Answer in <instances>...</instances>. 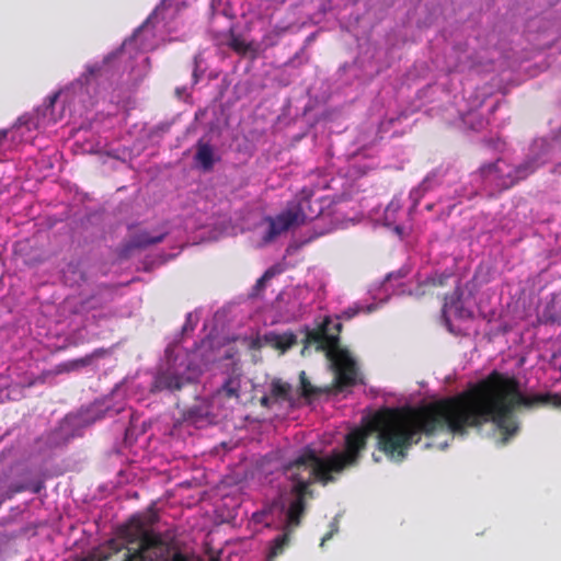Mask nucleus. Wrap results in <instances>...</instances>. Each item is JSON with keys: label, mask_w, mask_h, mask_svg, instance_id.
<instances>
[{"label": "nucleus", "mask_w": 561, "mask_h": 561, "mask_svg": "<svg viewBox=\"0 0 561 561\" xmlns=\"http://www.w3.org/2000/svg\"><path fill=\"white\" fill-rule=\"evenodd\" d=\"M493 423L483 379L456 396L439 399L419 408H385L377 411L365 428H355L345 436L343 450L333 449L320 457L312 448L284 468L293 485L300 481L307 488L314 482L325 486L337 480L346 469L358 465L370 433H377V448L390 460L403 461L410 448L439 433L463 435L468 427Z\"/></svg>", "instance_id": "1"}, {"label": "nucleus", "mask_w": 561, "mask_h": 561, "mask_svg": "<svg viewBox=\"0 0 561 561\" xmlns=\"http://www.w3.org/2000/svg\"><path fill=\"white\" fill-rule=\"evenodd\" d=\"M157 520L152 516L148 523L141 517H131L118 529L117 536L100 545L103 561H190L172 546L160 533L149 526ZM210 561H219L211 559Z\"/></svg>", "instance_id": "2"}, {"label": "nucleus", "mask_w": 561, "mask_h": 561, "mask_svg": "<svg viewBox=\"0 0 561 561\" xmlns=\"http://www.w3.org/2000/svg\"><path fill=\"white\" fill-rule=\"evenodd\" d=\"M342 323H333L332 319L327 316L316 328L305 330L304 345L305 347L316 346L317 351L325 353L327 358L331 362L334 373V379L331 386L321 388L314 387L309 381L306 371H300L299 381L301 396L310 399L321 393L342 392L347 388H352L360 382L359 371L355 359L346 348L340 343V334L342 332Z\"/></svg>", "instance_id": "3"}, {"label": "nucleus", "mask_w": 561, "mask_h": 561, "mask_svg": "<svg viewBox=\"0 0 561 561\" xmlns=\"http://www.w3.org/2000/svg\"><path fill=\"white\" fill-rule=\"evenodd\" d=\"M493 424L504 435V440L518 432V422L514 415L520 407L533 409L538 405L561 408V394L537 393L526 396L520 390L519 381L514 376L492 370L483 378Z\"/></svg>", "instance_id": "4"}, {"label": "nucleus", "mask_w": 561, "mask_h": 561, "mask_svg": "<svg viewBox=\"0 0 561 561\" xmlns=\"http://www.w3.org/2000/svg\"><path fill=\"white\" fill-rule=\"evenodd\" d=\"M312 196L313 191L304 187L287 205L284 211L278 214L275 218H268V230L263 237V240L271 242L290 228L305 225L307 221L316 219L320 215L321 208L313 207L311 202Z\"/></svg>", "instance_id": "5"}, {"label": "nucleus", "mask_w": 561, "mask_h": 561, "mask_svg": "<svg viewBox=\"0 0 561 561\" xmlns=\"http://www.w3.org/2000/svg\"><path fill=\"white\" fill-rule=\"evenodd\" d=\"M290 494L294 496V499L288 505L286 512V523L284 527L294 531L295 528L301 524V519L307 510L306 500L307 497L313 496V491L310 488H307V483L305 481H300L299 484L291 486Z\"/></svg>", "instance_id": "6"}, {"label": "nucleus", "mask_w": 561, "mask_h": 561, "mask_svg": "<svg viewBox=\"0 0 561 561\" xmlns=\"http://www.w3.org/2000/svg\"><path fill=\"white\" fill-rule=\"evenodd\" d=\"M210 414L209 403L206 400L198 399L191 407L183 410L182 420L187 424L202 427L209 422Z\"/></svg>", "instance_id": "7"}, {"label": "nucleus", "mask_w": 561, "mask_h": 561, "mask_svg": "<svg viewBox=\"0 0 561 561\" xmlns=\"http://www.w3.org/2000/svg\"><path fill=\"white\" fill-rule=\"evenodd\" d=\"M187 379H185L183 376L167 370L158 374L153 381V389L157 391H178L181 390L184 385L186 383Z\"/></svg>", "instance_id": "8"}, {"label": "nucleus", "mask_w": 561, "mask_h": 561, "mask_svg": "<svg viewBox=\"0 0 561 561\" xmlns=\"http://www.w3.org/2000/svg\"><path fill=\"white\" fill-rule=\"evenodd\" d=\"M264 342L284 353L297 344V336L293 332H284L282 334L268 332L264 335Z\"/></svg>", "instance_id": "9"}, {"label": "nucleus", "mask_w": 561, "mask_h": 561, "mask_svg": "<svg viewBox=\"0 0 561 561\" xmlns=\"http://www.w3.org/2000/svg\"><path fill=\"white\" fill-rule=\"evenodd\" d=\"M164 238L165 233L151 237L147 231H140L129 239V241L126 243V250L129 251L134 249H146L150 245L162 242Z\"/></svg>", "instance_id": "10"}, {"label": "nucleus", "mask_w": 561, "mask_h": 561, "mask_svg": "<svg viewBox=\"0 0 561 561\" xmlns=\"http://www.w3.org/2000/svg\"><path fill=\"white\" fill-rule=\"evenodd\" d=\"M450 276L451 275L449 273H440L427 277L424 282L419 284L416 288V295H433L434 289L446 286L447 280L449 279Z\"/></svg>", "instance_id": "11"}, {"label": "nucleus", "mask_w": 561, "mask_h": 561, "mask_svg": "<svg viewBox=\"0 0 561 561\" xmlns=\"http://www.w3.org/2000/svg\"><path fill=\"white\" fill-rule=\"evenodd\" d=\"M195 160L201 164L203 170L209 171L214 167V151L209 144L199 140L197 142V151Z\"/></svg>", "instance_id": "12"}, {"label": "nucleus", "mask_w": 561, "mask_h": 561, "mask_svg": "<svg viewBox=\"0 0 561 561\" xmlns=\"http://www.w3.org/2000/svg\"><path fill=\"white\" fill-rule=\"evenodd\" d=\"M291 533V530H288L286 527H284L283 534L274 538L270 546V552L267 556L268 561H272L274 558L280 556L285 551L286 547H288L290 542Z\"/></svg>", "instance_id": "13"}, {"label": "nucleus", "mask_w": 561, "mask_h": 561, "mask_svg": "<svg viewBox=\"0 0 561 561\" xmlns=\"http://www.w3.org/2000/svg\"><path fill=\"white\" fill-rule=\"evenodd\" d=\"M92 359H93V355H87L81 358L60 363L55 367L54 374L59 375V374H64V373H70L73 370H78L79 368L90 365Z\"/></svg>", "instance_id": "14"}, {"label": "nucleus", "mask_w": 561, "mask_h": 561, "mask_svg": "<svg viewBox=\"0 0 561 561\" xmlns=\"http://www.w3.org/2000/svg\"><path fill=\"white\" fill-rule=\"evenodd\" d=\"M536 162L535 161H526L514 169V174H510L512 178L507 186H512L518 181L527 178L529 174L536 171Z\"/></svg>", "instance_id": "15"}, {"label": "nucleus", "mask_w": 561, "mask_h": 561, "mask_svg": "<svg viewBox=\"0 0 561 561\" xmlns=\"http://www.w3.org/2000/svg\"><path fill=\"white\" fill-rule=\"evenodd\" d=\"M291 386L282 379H274L271 382V397L275 400H288Z\"/></svg>", "instance_id": "16"}, {"label": "nucleus", "mask_w": 561, "mask_h": 561, "mask_svg": "<svg viewBox=\"0 0 561 561\" xmlns=\"http://www.w3.org/2000/svg\"><path fill=\"white\" fill-rule=\"evenodd\" d=\"M227 45L237 54L245 56L251 50V44L247 43L240 35L230 33Z\"/></svg>", "instance_id": "17"}, {"label": "nucleus", "mask_w": 561, "mask_h": 561, "mask_svg": "<svg viewBox=\"0 0 561 561\" xmlns=\"http://www.w3.org/2000/svg\"><path fill=\"white\" fill-rule=\"evenodd\" d=\"M219 393H222L228 399H239L240 397V381L237 378H228L220 387Z\"/></svg>", "instance_id": "18"}, {"label": "nucleus", "mask_w": 561, "mask_h": 561, "mask_svg": "<svg viewBox=\"0 0 561 561\" xmlns=\"http://www.w3.org/2000/svg\"><path fill=\"white\" fill-rule=\"evenodd\" d=\"M275 275V272L273 271V268H268L267 271L264 272V274L256 280L255 283V289L256 290H262L265 288V285L266 283L272 278L274 277Z\"/></svg>", "instance_id": "19"}, {"label": "nucleus", "mask_w": 561, "mask_h": 561, "mask_svg": "<svg viewBox=\"0 0 561 561\" xmlns=\"http://www.w3.org/2000/svg\"><path fill=\"white\" fill-rule=\"evenodd\" d=\"M101 70L102 66L99 64L88 65L85 68V73L83 75L85 81L88 82L90 78L99 76Z\"/></svg>", "instance_id": "20"}, {"label": "nucleus", "mask_w": 561, "mask_h": 561, "mask_svg": "<svg viewBox=\"0 0 561 561\" xmlns=\"http://www.w3.org/2000/svg\"><path fill=\"white\" fill-rule=\"evenodd\" d=\"M79 561H103V559H101L100 546L88 553L85 557L81 558Z\"/></svg>", "instance_id": "21"}, {"label": "nucleus", "mask_w": 561, "mask_h": 561, "mask_svg": "<svg viewBox=\"0 0 561 561\" xmlns=\"http://www.w3.org/2000/svg\"><path fill=\"white\" fill-rule=\"evenodd\" d=\"M359 312V310L357 308H347L346 310H344L339 317L337 319L340 320H351L353 319L357 313Z\"/></svg>", "instance_id": "22"}, {"label": "nucleus", "mask_w": 561, "mask_h": 561, "mask_svg": "<svg viewBox=\"0 0 561 561\" xmlns=\"http://www.w3.org/2000/svg\"><path fill=\"white\" fill-rule=\"evenodd\" d=\"M453 298H454L453 296L451 297H449L447 295L445 296L443 308H442V312L444 316H446L450 311L451 305L449 302V299L453 300Z\"/></svg>", "instance_id": "23"}, {"label": "nucleus", "mask_w": 561, "mask_h": 561, "mask_svg": "<svg viewBox=\"0 0 561 561\" xmlns=\"http://www.w3.org/2000/svg\"><path fill=\"white\" fill-rule=\"evenodd\" d=\"M271 401H272V399H271V397H268V396H263V397L260 399V403H261V405H262V407H264V408H270V407H271Z\"/></svg>", "instance_id": "24"}, {"label": "nucleus", "mask_w": 561, "mask_h": 561, "mask_svg": "<svg viewBox=\"0 0 561 561\" xmlns=\"http://www.w3.org/2000/svg\"><path fill=\"white\" fill-rule=\"evenodd\" d=\"M332 536H333V531H332V530H331V531H329V533H327V534L322 537L320 546L322 547V546L324 545V542H325V541H328V540H330V539L332 538Z\"/></svg>", "instance_id": "25"}, {"label": "nucleus", "mask_w": 561, "mask_h": 561, "mask_svg": "<svg viewBox=\"0 0 561 561\" xmlns=\"http://www.w3.org/2000/svg\"><path fill=\"white\" fill-rule=\"evenodd\" d=\"M57 99H58V93H55V94L48 96V105L53 106Z\"/></svg>", "instance_id": "26"}, {"label": "nucleus", "mask_w": 561, "mask_h": 561, "mask_svg": "<svg viewBox=\"0 0 561 561\" xmlns=\"http://www.w3.org/2000/svg\"><path fill=\"white\" fill-rule=\"evenodd\" d=\"M552 173L561 175V162L553 167Z\"/></svg>", "instance_id": "27"}, {"label": "nucleus", "mask_w": 561, "mask_h": 561, "mask_svg": "<svg viewBox=\"0 0 561 561\" xmlns=\"http://www.w3.org/2000/svg\"><path fill=\"white\" fill-rule=\"evenodd\" d=\"M187 329L193 330V327H190V325L186 323V324L183 327V330L185 331V330H187Z\"/></svg>", "instance_id": "28"}, {"label": "nucleus", "mask_w": 561, "mask_h": 561, "mask_svg": "<svg viewBox=\"0 0 561 561\" xmlns=\"http://www.w3.org/2000/svg\"><path fill=\"white\" fill-rule=\"evenodd\" d=\"M187 329L193 330V327H190V325L186 323V324L183 327V330L185 331V330H187Z\"/></svg>", "instance_id": "29"}, {"label": "nucleus", "mask_w": 561, "mask_h": 561, "mask_svg": "<svg viewBox=\"0 0 561 561\" xmlns=\"http://www.w3.org/2000/svg\"><path fill=\"white\" fill-rule=\"evenodd\" d=\"M447 446V443L440 445V448L444 449Z\"/></svg>", "instance_id": "30"}, {"label": "nucleus", "mask_w": 561, "mask_h": 561, "mask_svg": "<svg viewBox=\"0 0 561 561\" xmlns=\"http://www.w3.org/2000/svg\"><path fill=\"white\" fill-rule=\"evenodd\" d=\"M39 491V486L34 489V492L37 493Z\"/></svg>", "instance_id": "31"}]
</instances>
